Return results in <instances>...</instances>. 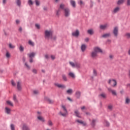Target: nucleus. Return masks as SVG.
Masks as SVG:
<instances>
[{
  "label": "nucleus",
  "instance_id": "nucleus-50",
  "mask_svg": "<svg viewBox=\"0 0 130 130\" xmlns=\"http://www.w3.org/2000/svg\"><path fill=\"white\" fill-rule=\"evenodd\" d=\"M25 66L26 67V69L27 70H30V66H29V65H28V64L27 63H25Z\"/></svg>",
  "mask_w": 130,
  "mask_h": 130
},
{
  "label": "nucleus",
  "instance_id": "nucleus-23",
  "mask_svg": "<svg viewBox=\"0 0 130 130\" xmlns=\"http://www.w3.org/2000/svg\"><path fill=\"white\" fill-rule=\"evenodd\" d=\"M70 4L73 8H76V2H75V1L71 0Z\"/></svg>",
  "mask_w": 130,
  "mask_h": 130
},
{
  "label": "nucleus",
  "instance_id": "nucleus-8",
  "mask_svg": "<svg viewBox=\"0 0 130 130\" xmlns=\"http://www.w3.org/2000/svg\"><path fill=\"white\" fill-rule=\"evenodd\" d=\"M64 13L65 17H69V16H70V9L65 8L64 9Z\"/></svg>",
  "mask_w": 130,
  "mask_h": 130
},
{
  "label": "nucleus",
  "instance_id": "nucleus-40",
  "mask_svg": "<svg viewBox=\"0 0 130 130\" xmlns=\"http://www.w3.org/2000/svg\"><path fill=\"white\" fill-rule=\"evenodd\" d=\"M53 123H52V121H51V120H49L48 121V125L49 126H52L53 125Z\"/></svg>",
  "mask_w": 130,
  "mask_h": 130
},
{
  "label": "nucleus",
  "instance_id": "nucleus-62",
  "mask_svg": "<svg viewBox=\"0 0 130 130\" xmlns=\"http://www.w3.org/2000/svg\"><path fill=\"white\" fill-rule=\"evenodd\" d=\"M16 24H20V20H16Z\"/></svg>",
  "mask_w": 130,
  "mask_h": 130
},
{
  "label": "nucleus",
  "instance_id": "nucleus-14",
  "mask_svg": "<svg viewBox=\"0 0 130 130\" xmlns=\"http://www.w3.org/2000/svg\"><path fill=\"white\" fill-rule=\"evenodd\" d=\"M93 51H94L96 53H98V52H102V50L98 47L94 48Z\"/></svg>",
  "mask_w": 130,
  "mask_h": 130
},
{
  "label": "nucleus",
  "instance_id": "nucleus-11",
  "mask_svg": "<svg viewBox=\"0 0 130 130\" xmlns=\"http://www.w3.org/2000/svg\"><path fill=\"white\" fill-rule=\"evenodd\" d=\"M108 90L109 92H111L112 95H113L114 96H117V93H116V90H112L110 88H108Z\"/></svg>",
  "mask_w": 130,
  "mask_h": 130
},
{
  "label": "nucleus",
  "instance_id": "nucleus-20",
  "mask_svg": "<svg viewBox=\"0 0 130 130\" xmlns=\"http://www.w3.org/2000/svg\"><path fill=\"white\" fill-rule=\"evenodd\" d=\"M38 119H39V120L40 121H42V122H44V121H45L44 118L41 116H38Z\"/></svg>",
  "mask_w": 130,
  "mask_h": 130
},
{
  "label": "nucleus",
  "instance_id": "nucleus-47",
  "mask_svg": "<svg viewBox=\"0 0 130 130\" xmlns=\"http://www.w3.org/2000/svg\"><path fill=\"white\" fill-rule=\"evenodd\" d=\"M35 27L37 28V29H40V25L39 24H35Z\"/></svg>",
  "mask_w": 130,
  "mask_h": 130
},
{
  "label": "nucleus",
  "instance_id": "nucleus-51",
  "mask_svg": "<svg viewBox=\"0 0 130 130\" xmlns=\"http://www.w3.org/2000/svg\"><path fill=\"white\" fill-rule=\"evenodd\" d=\"M34 94H35V95H37V94L39 93V91L38 90H34Z\"/></svg>",
  "mask_w": 130,
  "mask_h": 130
},
{
  "label": "nucleus",
  "instance_id": "nucleus-22",
  "mask_svg": "<svg viewBox=\"0 0 130 130\" xmlns=\"http://www.w3.org/2000/svg\"><path fill=\"white\" fill-rule=\"evenodd\" d=\"M6 103L7 105H9V106H11L12 107L14 106V104H13V102L11 101H7Z\"/></svg>",
  "mask_w": 130,
  "mask_h": 130
},
{
  "label": "nucleus",
  "instance_id": "nucleus-43",
  "mask_svg": "<svg viewBox=\"0 0 130 130\" xmlns=\"http://www.w3.org/2000/svg\"><path fill=\"white\" fill-rule=\"evenodd\" d=\"M35 3H36V6H40V2H39V1H38V0H35Z\"/></svg>",
  "mask_w": 130,
  "mask_h": 130
},
{
  "label": "nucleus",
  "instance_id": "nucleus-44",
  "mask_svg": "<svg viewBox=\"0 0 130 130\" xmlns=\"http://www.w3.org/2000/svg\"><path fill=\"white\" fill-rule=\"evenodd\" d=\"M6 57H7V58H9V57H11V54H10V53L9 52H6Z\"/></svg>",
  "mask_w": 130,
  "mask_h": 130
},
{
  "label": "nucleus",
  "instance_id": "nucleus-49",
  "mask_svg": "<svg viewBox=\"0 0 130 130\" xmlns=\"http://www.w3.org/2000/svg\"><path fill=\"white\" fill-rule=\"evenodd\" d=\"M20 51H24V47L23 46H20L19 47Z\"/></svg>",
  "mask_w": 130,
  "mask_h": 130
},
{
  "label": "nucleus",
  "instance_id": "nucleus-60",
  "mask_svg": "<svg viewBox=\"0 0 130 130\" xmlns=\"http://www.w3.org/2000/svg\"><path fill=\"white\" fill-rule=\"evenodd\" d=\"M29 62H30V63H31V62H33V59L32 58H30L29 60Z\"/></svg>",
  "mask_w": 130,
  "mask_h": 130
},
{
  "label": "nucleus",
  "instance_id": "nucleus-59",
  "mask_svg": "<svg viewBox=\"0 0 130 130\" xmlns=\"http://www.w3.org/2000/svg\"><path fill=\"white\" fill-rule=\"evenodd\" d=\"M51 58H52V59H55V56L51 55Z\"/></svg>",
  "mask_w": 130,
  "mask_h": 130
},
{
  "label": "nucleus",
  "instance_id": "nucleus-2",
  "mask_svg": "<svg viewBox=\"0 0 130 130\" xmlns=\"http://www.w3.org/2000/svg\"><path fill=\"white\" fill-rule=\"evenodd\" d=\"M62 111H63V112L60 111L59 113V114L63 117L67 116V115H68V110H67V109L66 108V106L62 105Z\"/></svg>",
  "mask_w": 130,
  "mask_h": 130
},
{
  "label": "nucleus",
  "instance_id": "nucleus-5",
  "mask_svg": "<svg viewBox=\"0 0 130 130\" xmlns=\"http://www.w3.org/2000/svg\"><path fill=\"white\" fill-rule=\"evenodd\" d=\"M109 27V24L108 23H106L105 24L101 25L100 26V29H101V30H106V29H107V28H108Z\"/></svg>",
  "mask_w": 130,
  "mask_h": 130
},
{
  "label": "nucleus",
  "instance_id": "nucleus-42",
  "mask_svg": "<svg viewBox=\"0 0 130 130\" xmlns=\"http://www.w3.org/2000/svg\"><path fill=\"white\" fill-rule=\"evenodd\" d=\"M10 127L11 130H15V125H14V124H11L10 125Z\"/></svg>",
  "mask_w": 130,
  "mask_h": 130
},
{
  "label": "nucleus",
  "instance_id": "nucleus-18",
  "mask_svg": "<svg viewBox=\"0 0 130 130\" xmlns=\"http://www.w3.org/2000/svg\"><path fill=\"white\" fill-rule=\"evenodd\" d=\"M68 76L71 77V78H72V79H75L76 78V75H75V74L73 72H70L68 74Z\"/></svg>",
  "mask_w": 130,
  "mask_h": 130
},
{
  "label": "nucleus",
  "instance_id": "nucleus-34",
  "mask_svg": "<svg viewBox=\"0 0 130 130\" xmlns=\"http://www.w3.org/2000/svg\"><path fill=\"white\" fill-rule=\"evenodd\" d=\"M62 78L63 81H64L65 82H67V81H68V78H67V76H66V75L63 74L62 75Z\"/></svg>",
  "mask_w": 130,
  "mask_h": 130
},
{
  "label": "nucleus",
  "instance_id": "nucleus-63",
  "mask_svg": "<svg viewBox=\"0 0 130 130\" xmlns=\"http://www.w3.org/2000/svg\"><path fill=\"white\" fill-rule=\"evenodd\" d=\"M79 3H80V5H83V1L82 0L80 1Z\"/></svg>",
  "mask_w": 130,
  "mask_h": 130
},
{
  "label": "nucleus",
  "instance_id": "nucleus-28",
  "mask_svg": "<svg viewBox=\"0 0 130 130\" xmlns=\"http://www.w3.org/2000/svg\"><path fill=\"white\" fill-rule=\"evenodd\" d=\"M81 96V92L78 91L76 92V96L77 98H80V96Z\"/></svg>",
  "mask_w": 130,
  "mask_h": 130
},
{
  "label": "nucleus",
  "instance_id": "nucleus-17",
  "mask_svg": "<svg viewBox=\"0 0 130 130\" xmlns=\"http://www.w3.org/2000/svg\"><path fill=\"white\" fill-rule=\"evenodd\" d=\"M110 36H111L110 33H107V34H105L103 35L102 36V37L103 38H107L108 37H110Z\"/></svg>",
  "mask_w": 130,
  "mask_h": 130
},
{
  "label": "nucleus",
  "instance_id": "nucleus-64",
  "mask_svg": "<svg viewBox=\"0 0 130 130\" xmlns=\"http://www.w3.org/2000/svg\"><path fill=\"white\" fill-rule=\"evenodd\" d=\"M109 57H110V58L112 59V58H113V55H110Z\"/></svg>",
  "mask_w": 130,
  "mask_h": 130
},
{
  "label": "nucleus",
  "instance_id": "nucleus-37",
  "mask_svg": "<svg viewBox=\"0 0 130 130\" xmlns=\"http://www.w3.org/2000/svg\"><path fill=\"white\" fill-rule=\"evenodd\" d=\"M124 2V0H119L118 1L117 5H121L123 4Z\"/></svg>",
  "mask_w": 130,
  "mask_h": 130
},
{
  "label": "nucleus",
  "instance_id": "nucleus-27",
  "mask_svg": "<svg viewBox=\"0 0 130 130\" xmlns=\"http://www.w3.org/2000/svg\"><path fill=\"white\" fill-rule=\"evenodd\" d=\"M67 93L69 95H72V94H73V89H69L68 90H67Z\"/></svg>",
  "mask_w": 130,
  "mask_h": 130
},
{
  "label": "nucleus",
  "instance_id": "nucleus-54",
  "mask_svg": "<svg viewBox=\"0 0 130 130\" xmlns=\"http://www.w3.org/2000/svg\"><path fill=\"white\" fill-rule=\"evenodd\" d=\"M50 39H52V40H55L56 39V36H54L52 37H52Z\"/></svg>",
  "mask_w": 130,
  "mask_h": 130
},
{
  "label": "nucleus",
  "instance_id": "nucleus-21",
  "mask_svg": "<svg viewBox=\"0 0 130 130\" xmlns=\"http://www.w3.org/2000/svg\"><path fill=\"white\" fill-rule=\"evenodd\" d=\"M86 48H87V46H86V45L82 44L81 45V49L82 51H83V52H84V51H85V50H86Z\"/></svg>",
  "mask_w": 130,
  "mask_h": 130
},
{
  "label": "nucleus",
  "instance_id": "nucleus-16",
  "mask_svg": "<svg viewBox=\"0 0 130 130\" xmlns=\"http://www.w3.org/2000/svg\"><path fill=\"white\" fill-rule=\"evenodd\" d=\"M91 56L93 58L97 57V53L95 51H93L91 53Z\"/></svg>",
  "mask_w": 130,
  "mask_h": 130
},
{
  "label": "nucleus",
  "instance_id": "nucleus-30",
  "mask_svg": "<svg viewBox=\"0 0 130 130\" xmlns=\"http://www.w3.org/2000/svg\"><path fill=\"white\" fill-rule=\"evenodd\" d=\"M9 47L11 49H14L16 46H15V45H13L12 43H10L9 44Z\"/></svg>",
  "mask_w": 130,
  "mask_h": 130
},
{
  "label": "nucleus",
  "instance_id": "nucleus-19",
  "mask_svg": "<svg viewBox=\"0 0 130 130\" xmlns=\"http://www.w3.org/2000/svg\"><path fill=\"white\" fill-rule=\"evenodd\" d=\"M36 54V53L35 52H31L30 53L27 54V55L30 57V58H32V57H34L35 56V55Z\"/></svg>",
  "mask_w": 130,
  "mask_h": 130
},
{
  "label": "nucleus",
  "instance_id": "nucleus-32",
  "mask_svg": "<svg viewBox=\"0 0 130 130\" xmlns=\"http://www.w3.org/2000/svg\"><path fill=\"white\" fill-rule=\"evenodd\" d=\"M125 103V104H129V103H130V99H129V98H128V97L126 98Z\"/></svg>",
  "mask_w": 130,
  "mask_h": 130
},
{
  "label": "nucleus",
  "instance_id": "nucleus-46",
  "mask_svg": "<svg viewBox=\"0 0 130 130\" xmlns=\"http://www.w3.org/2000/svg\"><path fill=\"white\" fill-rule=\"evenodd\" d=\"M81 67V64L79 63H75V68H80Z\"/></svg>",
  "mask_w": 130,
  "mask_h": 130
},
{
  "label": "nucleus",
  "instance_id": "nucleus-24",
  "mask_svg": "<svg viewBox=\"0 0 130 130\" xmlns=\"http://www.w3.org/2000/svg\"><path fill=\"white\" fill-rule=\"evenodd\" d=\"M13 100L15 103H18V99H17V95H16V94L13 95Z\"/></svg>",
  "mask_w": 130,
  "mask_h": 130
},
{
  "label": "nucleus",
  "instance_id": "nucleus-57",
  "mask_svg": "<svg viewBox=\"0 0 130 130\" xmlns=\"http://www.w3.org/2000/svg\"><path fill=\"white\" fill-rule=\"evenodd\" d=\"M59 12H60V9H58V10L57 11V12H56V15H57V16H59Z\"/></svg>",
  "mask_w": 130,
  "mask_h": 130
},
{
  "label": "nucleus",
  "instance_id": "nucleus-15",
  "mask_svg": "<svg viewBox=\"0 0 130 130\" xmlns=\"http://www.w3.org/2000/svg\"><path fill=\"white\" fill-rule=\"evenodd\" d=\"M76 121L77 122H78V123L82 124V125H83V126H85L87 125V123H86V122L83 121L82 120H77Z\"/></svg>",
  "mask_w": 130,
  "mask_h": 130
},
{
  "label": "nucleus",
  "instance_id": "nucleus-13",
  "mask_svg": "<svg viewBox=\"0 0 130 130\" xmlns=\"http://www.w3.org/2000/svg\"><path fill=\"white\" fill-rule=\"evenodd\" d=\"M72 35L75 37H78V36L80 35V31H79V30H76L75 31L72 33Z\"/></svg>",
  "mask_w": 130,
  "mask_h": 130
},
{
  "label": "nucleus",
  "instance_id": "nucleus-4",
  "mask_svg": "<svg viewBox=\"0 0 130 130\" xmlns=\"http://www.w3.org/2000/svg\"><path fill=\"white\" fill-rule=\"evenodd\" d=\"M113 33L115 37H117V36H118V27L117 26L114 28Z\"/></svg>",
  "mask_w": 130,
  "mask_h": 130
},
{
  "label": "nucleus",
  "instance_id": "nucleus-12",
  "mask_svg": "<svg viewBox=\"0 0 130 130\" xmlns=\"http://www.w3.org/2000/svg\"><path fill=\"white\" fill-rule=\"evenodd\" d=\"M45 101H47L48 102V103H49V104H52V103H53V102H54V101H53V100H52L47 97L45 98Z\"/></svg>",
  "mask_w": 130,
  "mask_h": 130
},
{
  "label": "nucleus",
  "instance_id": "nucleus-41",
  "mask_svg": "<svg viewBox=\"0 0 130 130\" xmlns=\"http://www.w3.org/2000/svg\"><path fill=\"white\" fill-rule=\"evenodd\" d=\"M88 34H90V35H93V30L92 29H89L88 31H87Z\"/></svg>",
  "mask_w": 130,
  "mask_h": 130
},
{
  "label": "nucleus",
  "instance_id": "nucleus-61",
  "mask_svg": "<svg viewBox=\"0 0 130 130\" xmlns=\"http://www.w3.org/2000/svg\"><path fill=\"white\" fill-rule=\"evenodd\" d=\"M85 42H88V41H89V38H87L85 39Z\"/></svg>",
  "mask_w": 130,
  "mask_h": 130
},
{
  "label": "nucleus",
  "instance_id": "nucleus-29",
  "mask_svg": "<svg viewBox=\"0 0 130 130\" xmlns=\"http://www.w3.org/2000/svg\"><path fill=\"white\" fill-rule=\"evenodd\" d=\"M16 3L18 7H21V4L22 3L21 2V0H15Z\"/></svg>",
  "mask_w": 130,
  "mask_h": 130
},
{
  "label": "nucleus",
  "instance_id": "nucleus-3",
  "mask_svg": "<svg viewBox=\"0 0 130 130\" xmlns=\"http://www.w3.org/2000/svg\"><path fill=\"white\" fill-rule=\"evenodd\" d=\"M108 83L110 84V85H112V87H115L117 85V82H116V80L113 79V80H109Z\"/></svg>",
  "mask_w": 130,
  "mask_h": 130
},
{
  "label": "nucleus",
  "instance_id": "nucleus-6",
  "mask_svg": "<svg viewBox=\"0 0 130 130\" xmlns=\"http://www.w3.org/2000/svg\"><path fill=\"white\" fill-rule=\"evenodd\" d=\"M17 88L18 91H21L22 90V82L21 81L17 82Z\"/></svg>",
  "mask_w": 130,
  "mask_h": 130
},
{
  "label": "nucleus",
  "instance_id": "nucleus-36",
  "mask_svg": "<svg viewBox=\"0 0 130 130\" xmlns=\"http://www.w3.org/2000/svg\"><path fill=\"white\" fill-rule=\"evenodd\" d=\"M75 114H76V116H77V117H81V116H80V113L79 112V111H75Z\"/></svg>",
  "mask_w": 130,
  "mask_h": 130
},
{
  "label": "nucleus",
  "instance_id": "nucleus-7",
  "mask_svg": "<svg viewBox=\"0 0 130 130\" xmlns=\"http://www.w3.org/2000/svg\"><path fill=\"white\" fill-rule=\"evenodd\" d=\"M54 86H55V87H57L58 88H61V89H65L66 88V85L63 84H60L57 83H54Z\"/></svg>",
  "mask_w": 130,
  "mask_h": 130
},
{
  "label": "nucleus",
  "instance_id": "nucleus-33",
  "mask_svg": "<svg viewBox=\"0 0 130 130\" xmlns=\"http://www.w3.org/2000/svg\"><path fill=\"white\" fill-rule=\"evenodd\" d=\"M98 75V73H97V71L95 69L93 70V76L94 77H97V75Z\"/></svg>",
  "mask_w": 130,
  "mask_h": 130
},
{
  "label": "nucleus",
  "instance_id": "nucleus-56",
  "mask_svg": "<svg viewBox=\"0 0 130 130\" xmlns=\"http://www.w3.org/2000/svg\"><path fill=\"white\" fill-rule=\"evenodd\" d=\"M11 84L12 86H16V83H15V82L14 81V80H12Z\"/></svg>",
  "mask_w": 130,
  "mask_h": 130
},
{
  "label": "nucleus",
  "instance_id": "nucleus-52",
  "mask_svg": "<svg viewBox=\"0 0 130 130\" xmlns=\"http://www.w3.org/2000/svg\"><path fill=\"white\" fill-rule=\"evenodd\" d=\"M70 64H71L73 68H75V63L73 62H70Z\"/></svg>",
  "mask_w": 130,
  "mask_h": 130
},
{
  "label": "nucleus",
  "instance_id": "nucleus-55",
  "mask_svg": "<svg viewBox=\"0 0 130 130\" xmlns=\"http://www.w3.org/2000/svg\"><path fill=\"white\" fill-rule=\"evenodd\" d=\"M32 72L34 74H37V70L36 69H32Z\"/></svg>",
  "mask_w": 130,
  "mask_h": 130
},
{
  "label": "nucleus",
  "instance_id": "nucleus-53",
  "mask_svg": "<svg viewBox=\"0 0 130 130\" xmlns=\"http://www.w3.org/2000/svg\"><path fill=\"white\" fill-rule=\"evenodd\" d=\"M100 96L103 98H105V97H106V95L105 94V93H102L100 94Z\"/></svg>",
  "mask_w": 130,
  "mask_h": 130
},
{
  "label": "nucleus",
  "instance_id": "nucleus-1",
  "mask_svg": "<svg viewBox=\"0 0 130 130\" xmlns=\"http://www.w3.org/2000/svg\"><path fill=\"white\" fill-rule=\"evenodd\" d=\"M53 32L51 30H46L45 31V38L46 39H50L52 37Z\"/></svg>",
  "mask_w": 130,
  "mask_h": 130
},
{
  "label": "nucleus",
  "instance_id": "nucleus-9",
  "mask_svg": "<svg viewBox=\"0 0 130 130\" xmlns=\"http://www.w3.org/2000/svg\"><path fill=\"white\" fill-rule=\"evenodd\" d=\"M11 111H12V110L10 108L8 107H5V113H6L7 114H11Z\"/></svg>",
  "mask_w": 130,
  "mask_h": 130
},
{
  "label": "nucleus",
  "instance_id": "nucleus-10",
  "mask_svg": "<svg viewBox=\"0 0 130 130\" xmlns=\"http://www.w3.org/2000/svg\"><path fill=\"white\" fill-rule=\"evenodd\" d=\"M119 11H120V7H117L113 9L112 12L113 14H116V13H118Z\"/></svg>",
  "mask_w": 130,
  "mask_h": 130
},
{
  "label": "nucleus",
  "instance_id": "nucleus-25",
  "mask_svg": "<svg viewBox=\"0 0 130 130\" xmlns=\"http://www.w3.org/2000/svg\"><path fill=\"white\" fill-rule=\"evenodd\" d=\"M96 119H93L92 120V121H91V123H90L91 125L92 126H93V127L95 126V123H96Z\"/></svg>",
  "mask_w": 130,
  "mask_h": 130
},
{
  "label": "nucleus",
  "instance_id": "nucleus-31",
  "mask_svg": "<svg viewBox=\"0 0 130 130\" xmlns=\"http://www.w3.org/2000/svg\"><path fill=\"white\" fill-rule=\"evenodd\" d=\"M23 130H30V128L28 126L26 125H23V127H22Z\"/></svg>",
  "mask_w": 130,
  "mask_h": 130
},
{
  "label": "nucleus",
  "instance_id": "nucleus-35",
  "mask_svg": "<svg viewBox=\"0 0 130 130\" xmlns=\"http://www.w3.org/2000/svg\"><path fill=\"white\" fill-rule=\"evenodd\" d=\"M59 10H64V4H60L59 6Z\"/></svg>",
  "mask_w": 130,
  "mask_h": 130
},
{
  "label": "nucleus",
  "instance_id": "nucleus-39",
  "mask_svg": "<svg viewBox=\"0 0 130 130\" xmlns=\"http://www.w3.org/2000/svg\"><path fill=\"white\" fill-rule=\"evenodd\" d=\"M28 44L31 45V46H34V42L31 40L28 41Z\"/></svg>",
  "mask_w": 130,
  "mask_h": 130
},
{
  "label": "nucleus",
  "instance_id": "nucleus-58",
  "mask_svg": "<svg viewBox=\"0 0 130 130\" xmlns=\"http://www.w3.org/2000/svg\"><path fill=\"white\" fill-rule=\"evenodd\" d=\"M127 6H130V0H127Z\"/></svg>",
  "mask_w": 130,
  "mask_h": 130
},
{
  "label": "nucleus",
  "instance_id": "nucleus-45",
  "mask_svg": "<svg viewBox=\"0 0 130 130\" xmlns=\"http://www.w3.org/2000/svg\"><path fill=\"white\" fill-rule=\"evenodd\" d=\"M28 4L29 6H32V5H33V2L32 1V0H28Z\"/></svg>",
  "mask_w": 130,
  "mask_h": 130
},
{
  "label": "nucleus",
  "instance_id": "nucleus-48",
  "mask_svg": "<svg viewBox=\"0 0 130 130\" xmlns=\"http://www.w3.org/2000/svg\"><path fill=\"white\" fill-rule=\"evenodd\" d=\"M108 107V109H109L110 110H112V108H113V107L111 105H109Z\"/></svg>",
  "mask_w": 130,
  "mask_h": 130
},
{
  "label": "nucleus",
  "instance_id": "nucleus-38",
  "mask_svg": "<svg viewBox=\"0 0 130 130\" xmlns=\"http://www.w3.org/2000/svg\"><path fill=\"white\" fill-rule=\"evenodd\" d=\"M125 37L127 39H130V33H126L125 34Z\"/></svg>",
  "mask_w": 130,
  "mask_h": 130
},
{
  "label": "nucleus",
  "instance_id": "nucleus-26",
  "mask_svg": "<svg viewBox=\"0 0 130 130\" xmlns=\"http://www.w3.org/2000/svg\"><path fill=\"white\" fill-rule=\"evenodd\" d=\"M104 124L105 126H107V127H108L110 125V123H109V122H108L107 120L104 121Z\"/></svg>",
  "mask_w": 130,
  "mask_h": 130
}]
</instances>
